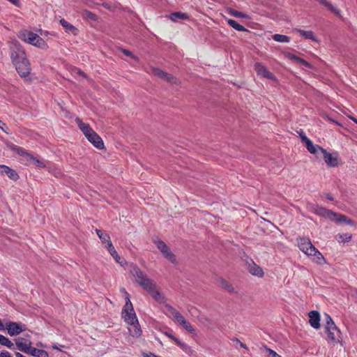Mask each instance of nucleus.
I'll return each instance as SVG.
<instances>
[{
    "instance_id": "nucleus-46",
    "label": "nucleus",
    "mask_w": 357,
    "mask_h": 357,
    "mask_svg": "<svg viewBox=\"0 0 357 357\" xmlns=\"http://www.w3.org/2000/svg\"><path fill=\"white\" fill-rule=\"evenodd\" d=\"M175 320L179 323L181 325H183V324H185V322L186 321L185 318L182 316L181 314H180L179 315H178Z\"/></svg>"
},
{
    "instance_id": "nucleus-50",
    "label": "nucleus",
    "mask_w": 357,
    "mask_h": 357,
    "mask_svg": "<svg viewBox=\"0 0 357 357\" xmlns=\"http://www.w3.org/2000/svg\"><path fill=\"white\" fill-rule=\"evenodd\" d=\"M142 355L144 357H160L151 352L143 353Z\"/></svg>"
},
{
    "instance_id": "nucleus-48",
    "label": "nucleus",
    "mask_w": 357,
    "mask_h": 357,
    "mask_svg": "<svg viewBox=\"0 0 357 357\" xmlns=\"http://www.w3.org/2000/svg\"><path fill=\"white\" fill-rule=\"evenodd\" d=\"M106 248H107V249L108 250V251H109V252H112L114 250H115V249H114V247L113 246V245H112V242H111V241L107 243V245H106Z\"/></svg>"
},
{
    "instance_id": "nucleus-3",
    "label": "nucleus",
    "mask_w": 357,
    "mask_h": 357,
    "mask_svg": "<svg viewBox=\"0 0 357 357\" xmlns=\"http://www.w3.org/2000/svg\"><path fill=\"white\" fill-rule=\"evenodd\" d=\"M121 316L126 324L138 321L130 298H128V302H126L122 309Z\"/></svg>"
},
{
    "instance_id": "nucleus-20",
    "label": "nucleus",
    "mask_w": 357,
    "mask_h": 357,
    "mask_svg": "<svg viewBox=\"0 0 357 357\" xmlns=\"http://www.w3.org/2000/svg\"><path fill=\"white\" fill-rule=\"evenodd\" d=\"M305 146L310 153L315 155L317 158L319 157V153H321L322 150L324 149L319 145L314 144L311 140L307 142Z\"/></svg>"
},
{
    "instance_id": "nucleus-8",
    "label": "nucleus",
    "mask_w": 357,
    "mask_h": 357,
    "mask_svg": "<svg viewBox=\"0 0 357 357\" xmlns=\"http://www.w3.org/2000/svg\"><path fill=\"white\" fill-rule=\"evenodd\" d=\"M4 329L7 330L9 335L15 336L24 331L26 330V327L24 325L18 322L8 321L6 324Z\"/></svg>"
},
{
    "instance_id": "nucleus-55",
    "label": "nucleus",
    "mask_w": 357,
    "mask_h": 357,
    "mask_svg": "<svg viewBox=\"0 0 357 357\" xmlns=\"http://www.w3.org/2000/svg\"><path fill=\"white\" fill-rule=\"evenodd\" d=\"M165 335H166L168 337H169V338H171L172 340H173L174 341V339H177V338H176V337H175L174 335H172L171 333H167V332H166V333H165Z\"/></svg>"
},
{
    "instance_id": "nucleus-40",
    "label": "nucleus",
    "mask_w": 357,
    "mask_h": 357,
    "mask_svg": "<svg viewBox=\"0 0 357 357\" xmlns=\"http://www.w3.org/2000/svg\"><path fill=\"white\" fill-rule=\"evenodd\" d=\"M351 235L349 234H342L338 235V241L341 243H346L350 241Z\"/></svg>"
},
{
    "instance_id": "nucleus-58",
    "label": "nucleus",
    "mask_w": 357,
    "mask_h": 357,
    "mask_svg": "<svg viewBox=\"0 0 357 357\" xmlns=\"http://www.w3.org/2000/svg\"><path fill=\"white\" fill-rule=\"evenodd\" d=\"M4 329V326L1 321V320L0 319V330H3Z\"/></svg>"
},
{
    "instance_id": "nucleus-43",
    "label": "nucleus",
    "mask_w": 357,
    "mask_h": 357,
    "mask_svg": "<svg viewBox=\"0 0 357 357\" xmlns=\"http://www.w3.org/2000/svg\"><path fill=\"white\" fill-rule=\"evenodd\" d=\"M121 50L126 56H130L135 61L138 60V58L136 56H135L130 51L126 49H121Z\"/></svg>"
},
{
    "instance_id": "nucleus-59",
    "label": "nucleus",
    "mask_w": 357,
    "mask_h": 357,
    "mask_svg": "<svg viewBox=\"0 0 357 357\" xmlns=\"http://www.w3.org/2000/svg\"><path fill=\"white\" fill-rule=\"evenodd\" d=\"M354 122H355L357 124V119L355 117L350 116L349 117Z\"/></svg>"
},
{
    "instance_id": "nucleus-1",
    "label": "nucleus",
    "mask_w": 357,
    "mask_h": 357,
    "mask_svg": "<svg viewBox=\"0 0 357 357\" xmlns=\"http://www.w3.org/2000/svg\"><path fill=\"white\" fill-rule=\"evenodd\" d=\"M130 273L134 278V282L137 283L145 291L149 292L157 301L162 302L164 299L162 294L157 289L155 283L137 265L130 266Z\"/></svg>"
},
{
    "instance_id": "nucleus-25",
    "label": "nucleus",
    "mask_w": 357,
    "mask_h": 357,
    "mask_svg": "<svg viewBox=\"0 0 357 357\" xmlns=\"http://www.w3.org/2000/svg\"><path fill=\"white\" fill-rule=\"evenodd\" d=\"M284 56L293 61H295L298 63H301L302 65H303L307 68H311V65L307 61H305L304 59H303L301 58L296 56V55H294L291 53H289V52L284 53Z\"/></svg>"
},
{
    "instance_id": "nucleus-18",
    "label": "nucleus",
    "mask_w": 357,
    "mask_h": 357,
    "mask_svg": "<svg viewBox=\"0 0 357 357\" xmlns=\"http://www.w3.org/2000/svg\"><path fill=\"white\" fill-rule=\"evenodd\" d=\"M309 323L315 329L320 328V315L317 311H311L308 313Z\"/></svg>"
},
{
    "instance_id": "nucleus-17",
    "label": "nucleus",
    "mask_w": 357,
    "mask_h": 357,
    "mask_svg": "<svg viewBox=\"0 0 357 357\" xmlns=\"http://www.w3.org/2000/svg\"><path fill=\"white\" fill-rule=\"evenodd\" d=\"M128 330L131 336L134 337H139L142 335V331L139 324V321L133 323H128Z\"/></svg>"
},
{
    "instance_id": "nucleus-31",
    "label": "nucleus",
    "mask_w": 357,
    "mask_h": 357,
    "mask_svg": "<svg viewBox=\"0 0 357 357\" xmlns=\"http://www.w3.org/2000/svg\"><path fill=\"white\" fill-rule=\"evenodd\" d=\"M272 38L277 43H288L290 42V38L286 35L274 34Z\"/></svg>"
},
{
    "instance_id": "nucleus-9",
    "label": "nucleus",
    "mask_w": 357,
    "mask_h": 357,
    "mask_svg": "<svg viewBox=\"0 0 357 357\" xmlns=\"http://www.w3.org/2000/svg\"><path fill=\"white\" fill-rule=\"evenodd\" d=\"M299 249L307 255L312 254L315 250V247L312 244L309 238L300 237L297 238Z\"/></svg>"
},
{
    "instance_id": "nucleus-47",
    "label": "nucleus",
    "mask_w": 357,
    "mask_h": 357,
    "mask_svg": "<svg viewBox=\"0 0 357 357\" xmlns=\"http://www.w3.org/2000/svg\"><path fill=\"white\" fill-rule=\"evenodd\" d=\"M233 341L236 342L237 344H238L241 347H242V348H243L245 349H248L247 346L244 343L241 342L238 339L235 338V339H234Z\"/></svg>"
},
{
    "instance_id": "nucleus-23",
    "label": "nucleus",
    "mask_w": 357,
    "mask_h": 357,
    "mask_svg": "<svg viewBox=\"0 0 357 357\" xmlns=\"http://www.w3.org/2000/svg\"><path fill=\"white\" fill-rule=\"evenodd\" d=\"M296 32L299 33L301 36L307 39H310L314 43H319L321 40H319L317 37H315L314 33L312 31H305L301 29H296Z\"/></svg>"
},
{
    "instance_id": "nucleus-39",
    "label": "nucleus",
    "mask_w": 357,
    "mask_h": 357,
    "mask_svg": "<svg viewBox=\"0 0 357 357\" xmlns=\"http://www.w3.org/2000/svg\"><path fill=\"white\" fill-rule=\"evenodd\" d=\"M165 308L167 313L170 314L174 319L181 314L178 310L170 305H166Z\"/></svg>"
},
{
    "instance_id": "nucleus-41",
    "label": "nucleus",
    "mask_w": 357,
    "mask_h": 357,
    "mask_svg": "<svg viewBox=\"0 0 357 357\" xmlns=\"http://www.w3.org/2000/svg\"><path fill=\"white\" fill-rule=\"evenodd\" d=\"M186 331H188L190 333H192V334H194L195 333V330L194 329V328L191 326V324L188 322V321H185V324H183V325H181Z\"/></svg>"
},
{
    "instance_id": "nucleus-38",
    "label": "nucleus",
    "mask_w": 357,
    "mask_h": 357,
    "mask_svg": "<svg viewBox=\"0 0 357 357\" xmlns=\"http://www.w3.org/2000/svg\"><path fill=\"white\" fill-rule=\"evenodd\" d=\"M28 160L31 161L38 167L43 168L45 167V164L42 160H40L32 155Z\"/></svg>"
},
{
    "instance_id": "nucleus-53",
    "label": "nucleus",
    "mask_w": 357,
    "mask_h": 357,
    "mask_svg": "<svg viewBox=\"0 0 357 357\" xmlns=\"http://www.w3.org/2000/svg\"><path fill=\"white\" fill-rule=\"evenodd\" d=\"M103 6L109 10H113L114 8L109 3H104Z\"/></svg>"
},
{
    "instance_id": "nucleus-51",
    "label": "nucleus",
    "mask_w": 357,
    "mask_h": 357,
    "mask_svg": "<svg viewBox=\"0 0 357 357\" xmlns=\"http://www.w3.org/2000/svg\"><path fill=\"white\" fill-rule=\"evenodd\" d=\"M121 291L126 296V302H128V298H130L129 294L127 292V291L125 289V288H121Z\"/></svg>"
},
{
    "instance_id": "nucleus-45",
    "label": "nucleus",
    "mask_w": 357,
    "mask_h": 357,
    "mask_svg": "<svg viewBox=\"0 0 357 357\" xmlns=\"http://www.w3.org/2000/svg\"><path fill=\"white\" fill-rule=\"evenodd\" d=\"M84 15L87 19L91 20H96V15L91 12L86 11L84 13Z\"/></svg>"
},
{
    "instance_id": "nucleus-10",
    "label": "nucleus",
    "mask_w": 357,
    "mask_h": 357,
    "mask_svg": "<svg viewBox=\"0 0 357 357\" xmlns=\"http://www.w3.org/2000/svg\"><path fill=\"white\" fill-rule=\"evenodd\" d=\"M10 58L13 63L27 60L25 51L21 46H14L11 48Z\"/></svg>"
},
{
    "instance_id": "nucleus-21",
    "label": "nucleus",
    "mask_w": 357,
    "mask_h": 357,
    "mask_svg": "<svg viewBox=\"0 0 357 357\" xmlns=\"http://www.w3.org/2000/svg\"><path fill=\"white\" fill-rule=\"evenodd\" d=\"M0 172L6 174L10 179L17 181L19 178L17 173L13 169L6 165H0Z\"/></svg>"
},
{
    "instance_id": "nucleus-22",
    "label": "nucleus",
    "mask_w": 357,
    "mask_h": 357,
    "mask_svg": "<svg viewBox=\"0 0 357 357\" xmlns=\"http://www.w3.org/2000/svg\"><path fill=\"white\" fill-rule=\"evenodd\" d=\"M60 24L67 33H71L74 36H76L78 34V32H79L78 29L75 26H74L73 24H70L68 22L65 20L64 19H61L60 20Z\"/></svg>"
},
{
    "instance_id": "nucleus-62",
    "label": "nucleus",
    "mask_w": 357,
    "mask_h": 357,
    "mask_svg": "<svg viewBox=\"0 0 357 357\" xmlns=\"http://www.w3.org/2000/svg\"><path fill=\"white\" fill-rule=\"evenodd\" d=\"M1 125H2V126H3L2 123H0V128H1V130H3L5 132H7L3 129V128L1 126Z\"/></svg>"
},
{
    "instance_id": "nucleus-60",
    "label": "nucleus",
    "mask_w": 357,
    "mask_h": 357,
    "mask_svg": "<svg viewBox=\"0 0 357 357\" xmlns=\"http://www.w3.org/2000/svg\"><path fill=\"white\" fill-rule=\"evenodd\" d=\"M326 198H327L328 199H329V200H333V197H332L331 195H328L326 196Z\"/></svg>"
},
{
    "instance_id": "nucleus-54",
    "label": "nucleus",
    "mask_w": 357,
    "mask_h": 357,
    "mask_svg": "<svg viewBox=\"0 0 357 357\" xmlns=\"http://www.w3.org/2000/svg\"><path fill=\"white\" fill-rule=\"evenodd\" d=\"M301 138L302 139V141L305 143V144H307V141H310V139H308L305 135H301Z\"/></svg>"
},
{
    "instance_id": "nucleus-33",
    "label": "nucleus",
    "mask_w": 357,
    "mask_h": 357,
    "mask_svg": "<svg viewBox=\"0 0 357 357\" xmlns=\"http://www.w3.org/2000/svg\"><path fill=\"white\" fill-rule=\"evenodd\" d=\"M227 23L230 26H231L232 28L235 29L237 31H246L245 28L243 25L238 24L236 21H235L234 20H231V19L228 20Z\"/></svg>"
},
{
    "instance_id": "nucleus-16",
    "label": "nucleus",
    "mask_w": 357,
    "mask_h": 357,
    "mask_svg": "<svg viewBox=\"0 0 357 357\" xmlns=\"http://www.w3.org/2000/svg\"><path fill=\"white\" fill-rule=\"evenodd\" d=\"M86 139L90 142L96 148L98 149H104V143L101 137L94 131L91 135L86 137Z\"/></svg>"
},
{
    "instance_id": "nucleus-56",
    "label": "nucleus",
    "mask_w": 357,
    "mask_h": 357,
    "mask_svg": "<svg viewBox=\"0 0 357 357\" xmlns=\"http://www.w3.org/2000/svg\"><path fill=\"white\" fill-rule=\"evenodd\" d=\"M15 356H16L17 357H26V356H24V355H22L21 353H19V352H16V353H15Z\"/></svg>"
},
{
    "instance_id": "nucleus-27",
    "label": "nucleus",
    "mask_w": 357,
    "mask_h": 357,
    "mask_svg": "<svg viewBox=\"0 0 357 357\" xmlns=\"http://www.w3.org/2000/svg\"><path fill=\"white\" fill-rule=\"evenodd\" d=\"M28 354L37 357H48V353L46 351L43 349H38L35 347H32Z\"/></svg>"
},
{
    "instance_id": "nucleus-14",
    "label": "nucleus",
    "mask_w": 357,
    "mask_h": 357,
    "mask_svg": "<svg viewBox=\"0 0 357 357\" xmlns=\"http://www.w3.org/2000/svg\"><path fill=\"white\" fill-rule=\"evenodd\" d=\"M321 156L328 167H335L339 165V160L337 155L328 153L326 149L322 150Z\"/></svg>"
},
{
    "instance_id": "nucleus-35",
    "label": "nucleus",
    "mask_w": 357,
    "mask_h": 357,
    "mask_svg": "<svg viewBox=\"0 0 357 357\" xmlns=\"http://www.w3.org/2000/svg\"><path fill=\"white\" fill-rule=\"evenodd\" d=\"M96 234L102 243H107L110 241V237L107 234H104L100 229H96Z\"/></svg>"
},
{
    "instance_id": "nucleus-2",
    "label": "nucleus",
    "mask_w": 357,
    "mask_h": 357,
    "mask_svg": "<svg viewBox=\"0 0 357 357\" xmlns=\"http://www.w3.org/2000/svg\"><path fill=\"white\" fill-rule=\"evenodd\" d=\"M326 316V331L327 333L328 338L333 342H337L339 341L340 331L334 324L331 317L328 314Z\"/></svg>"
},
{
    "instance_id": "nucleus-13",
    "label": "nucleus",
    "mask_w": 357,
    "mask_h": 357,
    "mask_svg": "<svg viewBox=\"0 0 357 357\" xmlns=\"http://www.w3.org/2000/svg\"><path fill=\"white\" fill-rule=\"evenodd\" d=\"M247 270L252 275L262 278L264 276L263 269L256 264L252 259H249L246 261Z\"/></svg>"
},
{
    "instance_id": "nucleus-4",
    "label": "nucleus",
    "mask_w": 357,
    "mask_h": 357,
    "mask_svg": "<svg viewBox=\"0 0 357 357\" xmlns=\"http://www.w3.org/2000/svg\"><path fill=\"white\" fill-rule=\"evenodd\" d=\"M147 72L169 83L174 84L179 83L178 79L176 77L158 68L150 67Z\"/></svg>"
},
{
    "instance_id": "nucleus-30",
    "label": "nucleus",
    "mask_w": 357,
    "mask_h": 357,
    "mask_svg": "<svg viewBox=\"0 0 357 357\" xmlns=\"http://www.w3.org/2000/svg\"><path fill=\"white\" fill-rule=\"evenodd\" d=\"M169 18L172 21H177L178 20H187L189 17L186 13L175 12L170 15Z\"/></svg>"
},
{
    "instance_id": "nucleus-57",
    "label": "nucleus",
    "mask_w": 357,
    "mask_h": 357,
    "mask_svg": "<svg viewBox=\"0 0 357 357\" xmlns=\"http://www.w3.org/2000/svg\"><path fill=\"white\" fill-rule=\"evenodd\" d=\"M110 255L113 257L114 255H116L117 254V252L116 251V250H114L112 252H109Z\"/></svg>"
},
{
    "instance_id": "nucleus-6",
    "label": "nucleus",
    "mask_w": 357,
    "mask_h": 357,
    "mask_svg": "<svg viewBox=\"0 0 357 357\" xmlns=\"http://www.w3.org/2000/svg\"><path fill=\"white\" fill-rule=\"evenodd\" d=\"M309 208L315 214L322 217L328 218L331 220H335V215H337V213H335L331 210L326 209V208L319 206L318 205L310 204L309 205Z\"/></svg>"
},
{
    "instance_id": "nucleus-26",
    "label": "nucleus",
    "mask_w": 357,
    "mask_h": 357,
    "mask_svg": "<svg viewBox=\"0 0 357 357\" xmlns=\"http://www.w3.org/2000/svg\"><path fill=\"white\" fill-rule=\"evenodd\" d=\"M218 283H219V285L225 289V290H227V291L229 292H235V289L234 288V287L232 286V284L227 280L223 279V278H220L218 280Z\"/></svg>"
},
{
    "instance_id": "nucleus-15",
    "label": "nucleus",
    "mask_w": 357,
    "mask_h": 357,
    "mask_svg": "<svg viewBox=\"0 0 357 357\" xmlns=\"http://www.w3.org/2000/svg\"><path fill=\"white\" fill-rule=\"evenodd\" d=\"M15 344L17 346V348L26 354H29L30 349H32L33 347H31V342L29 340H26L24 338L20 337L15 340Z\"/></svg>"
},
{
    "instance_id": "nucleus-28",
    "label": "nucleus",
    "mask_w": 357,
    "mask_h": 357,
    "mask_svg": "<svg viewBox=\"0 0 357 357\" xmlns=\"http://www.w3.org/2000/svg\"><path fill=\"white\" fill-rule=\"evenodd\" d=\"M333 221L337 223L345 222L347 225H354V222L352 220L348 218L347 216L344 215L339 213H337V215H335V220H333Z\"/></svg>"
},
{
    "instance_id": "nucleus-52",
    "label": "nucleus",
    "mask_w": 357,
    "mask_h": 357,
    "mask_svg": "<svg viewBox=\"0 0 357 357\" xmlns=\"http://www.w3.org/2000/svg\"><path fill=\"white\" fill-rule=\"evenodd\" d=\"M113 258L115 259V261L120 264L121 265H123L122 264V261H121V257H119V255H118V253L116 254V255H114L113 256Z\"/></svg>"
},
{
    "instance_id": "nucleus-24",
    "label": "nucleus",
    "mask_w": 357,
    "mask_h": 357,
    "mask_svg": "<svg viewBox=\"0 0 357 357\" xmlns=\"http://www.w3.org/2000/svg\"><path fill=\"white\" fill-rule=\"evenodd\" d=\"M309 256H314V261L318 264L322 265L326 263V259L323 255L317 248Z\"/></svg>"
},
{
    "instance_id": "nucleus-5",
    "label": "nucleus",
    "mask_w": 357,
    "mask_h": 357,
    "mask_svg": "<svg viewBox=\"0 0 357 357\" xmlns=\"http://www.w3.org/2000/svg\"><path fill=\"white\" fill-rule=\"evenodd\" d=\"M155 244L158 249L162 252L165 258L173 264L177 263L175 255L164 241L158 240L155 242Z\"/></svg>"
},
{
    "instance_id": "nucleus-49",
    "label": "nucleus",
    "mask_w": 357,
    "mask_h": 357,
    "mask_svg": "<svg viewBox=\"0 0 357 357\" xmlns=\"http://www.w3.org/2000/svg\"><path fill=\"white\" fill-rule=\"evenodd\" d=\"M0 357H13V356L8 351H3L0 353Z\"/></svg>"
},
{
    "instance_id": "nucleus-61",
    "label": "nucleus",
    "mask_w": 357,
    "mask_h": 357,
    "mask_svg": "<svg viewBox=\"0 0 357 357\" xmlns=\"http://www.w3.org/2000/svg\"><path fill=\"white\" fill-rule=\"evenodd\" d=\"M52 348H53V349H58V350H60V351H61V349H59V348L56 344H54V345L52 346Z\"/></svg>"
},
{
    "instance_id": "nucleus-32",
    "label": "nucleus",
    "mask_w": 357,
    "mask_h": 357,
    "mask_svg": "<svg viewBox=\"0 0 357 357\" xmlns=\"http://www.w3.org/2000/svg\"><path fill=\"white\" fill-rule=\"evenodd\" d=\"M13 150L14 151H15L17 153H18L19 155L26 158L27 160L29 159L30 156L31 155L24 149L20 147V146H14L13 147Z\"/></svg>"
},
{
    "instance_id": "nucleus-42",
    "label": "nucleus",
    "mask_w": 357,
    "mask_h": 357,
    "mask_svg": "<svg viewBox=\"0 0 357 357\" xmlns=\"http://www.w3.org/2000/svg\"><path fill=\"white\" fill-rule=\"evenodd\" d=\"M265 349L268 353V357H281L280 355L277 354L275 351L272 350L271 349L268 348L267 347H265Z\"/></svg>"
},
{
    "instance_id": "nucleus-63",
    "label": "nucleus",
    "mask_w": 357,
    "mask_h": 357,
    "mask_svg": "<svg viewBox=\"0 0 357 357\" xmlns=\"http://www.w3.org/2000/svg\"><path fill=\"white\" fill-rule=\"evenodd\" d=\"M0 123H2L3 125V126L6 127V124L4 123H3L1 120H0Z\"/></svg>"
},
{
    "instance_id": "nucleus-12",
    "label": "nucleus",
    "mask_w": 357,
    "mask_h": 357,
    "mask_svg": "<svg viewBox=\"0 0 357 357\" xmlns=\"http://www.w3.org/2000/svg\"><path fill=\"white\" fill-rule=\"evenodd\" d=\"M254 69L259 76L273 80L275 79V75L272 73L269 72L261 63H255Z\"/></svg>"
},
{
    "instance_id": "nucleus-29",
    "label": "nucleus",
    "mask_w": 357,
    "mask_h": 357,
    "mask_svg": "<svg viewBox=\"0 0 357 357\" xmlns=\"http://www.w3.org/2000/svg\"><path fill=\"white\" fill-rule=\"evenodd\" d=\"M321 5L327 7L329 10L335 13L336 15H340V10L333 6L331 3L326 0H317Z\"/></svg>"
},
{
    "instance_id": "nucleus-37",
    "label": "nucleus",
    "mask_w": 357,
    "mask_h": 357,
    "mask_svg": "<svg viewBox=\"0 0 357 357\" xmlns=\"http://www.w3.org/2000/svg\"><path fill=\"white\" fill-rule=\"evenodd\" d=\"M174 342L179 346L185 353L192 354L191 348L186 344L181 342L178 339H174Z\"/></svg>"
},
{
    "instance_id": "nucleus-36",
    "label": "nucleus",
    "mask_w": 357,
    "mask_h": 357,
    "mask_svg": "<svg viewBox=\"0 0 357 357\" xmlns=\"http://www.w3.org/2000/svg\"><path fill=\"white\" fill-rule=\"evenodd\" d=\"M0 344L7 347L8 348H13V343L6 336L0 335Z\"/></svg>"
},
{
    "instance_id": "nucleus-11",
    "label": "nucleus",
    "mask_w": 357,
    "mask_h": 357,
    "mask_svg": "<svg viewBox=\"0 0 357 357\" xmlns=\"http://www.w3.org/2000/svg\"><path fill=\"white\" fill-rule=\"evenodd\" d=\"M15 69L20 77H26L31 73V66L29 60L22 61V62H16L13 63Z\"/></svg>"
},
{
    "instance_id": "nucleus-34",
    "label": "nucleus",
    "mask_w": 357,
    "mask_h": 357,
    "mask_svg": "<svg viewBox=\"0 0 357 357\" xmlns=\"http://www.w3.org/2000/svg\"><path fill=\"white\" fill-rule=\"evenodd\" d=\"M227 12L229 14H230L231 15L234 16V17H239V18H248V15L243 13H241V12H239V11H237L234 9H232V8H229L227 9Z\"/></svg>"
},
{
    "instance_id": "nucleus-19",
    "label": "nucleus",
    "mask_w": 357,
    "mask_h": 357,
    "mask_svg": "<svg viewBox=\"0 0 357 357\" xmlns=\"http://www.w3.org/2000/svg\"><path fill=\"white\" fill-rule=\"evenodd\" d=\"M75 122L86 137L94 132L89 124L82 122L79 118H76Z\"/></svg>"
},
{
    "instance_id": "nucleus-44",
    "label": "nucleus",
    "mask_w": 357,
    "mask_h": 357,
    "mask_svg": "<svg viewBox=\"0 0 357 357\" xmlns=\"http://www.w3.org/2000/svg\"><path fill=\"white\" fill-rule=\"evenodd\" d=\"M72 74L82 76L83 77H86V74L83 71L75 68L72 70Z\"/></svg>"
},
{
    "instance_id": "nucleus-7",
    "label": "nucleus",
    "mask_w": 357,
    "mask_h": 357,
    "mask_svg": "<svg viewBox=\"0 0 357 357\" xmlns=\"http://www.w3.org/2000/svg\"><path fill=\"white\" fill-rule=\"evenodd\" d=\"M19 37L24 43H29L31 45H36V43L40 44V40H42V38L36 33L27 30L20 31Z\"/></svg>"
}]
</instances>
